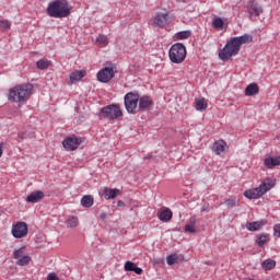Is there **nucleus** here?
Returning <instances> with one entry per match:
<instances>
[{"label":"nucleus","instance_id":"f257e3e1","mask_svg":"<svg viewBox=\"0 0 280 280\" xmlns=\"http://www.w3.org/2000/svg\"><path fill=\"white\" fill-rule=\"evenodd\" d=\"M33 91L34 85L32 83L16 85L9 91L8 100L13 104H23L30 100Z\"/></svg>","mask_w":280,"mask_h":280},{"label":"nucleus","instance_id":"f03ea898","mask_svg":"<svg viewBox=\"0 0 280 280\" xmlns=\"http://www.w3.org/2000/svg\"><path fill=\"white\" fill-rule=\"evenodd\" d=\"M46 12L51 19H67L71 14V7L67 0H55L48 3Z\"/></svg>","mask_w":280,"mask_h":280},{"label":"nucleus","instance_id":"7ed1b4c3","mask_svg":"<svg viewBox=\"0 0 280 280\" xmlns=\"http://www.w3.org/2000/svg\"><path fill=\"white\" fill-rule=\"evenodd\" d=\"M272 187H275V180H272L270 178H266L259 185V187L245 190L244 196H245V198H248V200H257V198H261V196H264V194H268V191H270V189H272Z\"/></svg>","mask_w":280,"mask_h":280},{"label":"nucleus","instance_id":"20e7f679","mask_svg":"<svg viewBox=\"0 0 280 280\" xmlns=\"http://www.w3.org/2000/svg\"><path fill=\"white\" fill-rule=\"evenodd\" d=\"M240 44H237L235 37H232L230 40L226 42L225 46L219 50V58L223 62H226V60H231L233 56H237L241 50Z\"/></svg>","mask_w":280,"mask_h":280},{"label":"nucleus","instance_id":"39448f33","mask_svg":"<svg viewBox=\"0 0 280 280\" xmlns=\"http://www.w3.org/2000/svg\"><path fill=\"white\" fill-rule=\"evenodd\" d=\"M168 57L174 65H180L182 62H185V59L187 58V48L184 44L176 43L171 46Z\"/></svg>","mask_w":280,"mask_h":280},{"label":"nucleus","instance_id":"423d86ee","mask_svg":"<svg viewBox=\"0 0 280 280\" xmlns=\"http://www.w3.org/2000/svg\"><path fill=\"white\" fill-rule=\"evenodd\" d=\"M121 115H124V113L117 104L107 105L101 108L98 113L100 119H108L109 121H113V119H118V117H121Z\"/></svg>","mask_w":280,"mask_h":280},{"label":"nucleus","instance_id":"0eeeda50","mask_svg":"<svg viewBox=\"0 0 280 280\" xmlns=\"http://www.w3.org/2000/svg\"><path fill=\"white\" fill-rule=\"evenodd\" d=\"M139 92H129L125 95V108L130 115L137 113V106H139Z\"/></svg>","mask_w":280,"mask_h":280},{"label":"nucleus","instance_id":"6e6552de","mask_svg":"<svg viewBox=\"0 0 280 280\" xmlns=\"http://www.w3.org/2000/svg\"><path fill=\"white\" fill-rule=\"evenodd\" d=\"M96 78L98 82H110V80L115 78V70L113 68L105 67L97 72Z\"/></svg>","mask_w":280,"mask_h":280},{"label":"nucleus","instance_id":"1a4fd4ad","mask_svg":"<svg viewBox=\"0 0 280 280\" xmlns=\"http://www.w3.org/2000/svg\"><path fill=\"white\" fill-rule=\"evenodd\" d=\"M12 235L16 240H21V237H25V235H27V223L18 222L15 225H13Z\"/></svg>","mask_w":280,"mask_h":280},{"label":"nucleus","instance_id":"9d476101","mask_svg":"<svg viewBox=\"0 0 280 280\" xmlns=\"http://www.w3.org/2000/svg\"><path fill=\"white\" fill-rule=\"evenodd\" d=\"M138 110L139 113H143L144 110H150L154 106V102L152 101V97L144 95L139 96L138 101Z\"/></svg>","mask_w":280,"mask_h":280},{"label":"nucleus","instance_id":"9b49d317","mask_svg":"<svg viewBox=\"0 0 280 280\" xmlns=\"http://www.w3.org/2000/svg\"><path fill=\"white\" fill-rule=\"evenodd\" d=\"M100 195L102 196V198H105V200H115L117 196L121 195V190H119V188L104 187L100 191Z\"/></svg>","mask_w":280,"mask_h":280},{"label":"nucleus","instance_id":"f8f14e48","mask_svg":"<svg viewBox=\"0 0 280 280\" xmlns=\"http://www.w3.org/2000/svg\"><path fill=\"white\" fill-rule=\"evenodd\" d=\"M80 143H82V140L80 138H67L62 141V145L65 149H67L69 152H73V150H78L80 148Z\"/></svg>","mask_w":280,"mask_h":280},{"label":"nucleus","instance_id":"ddd939ff","mask_svg":"<svg viewBox=\"0 0 280 280\" xmlns=\"http://www.w3.org/2000/svg\"><path fill=\"white\" fill-rule=\"evenodd\" d=\"M247 12L249 16H259L264 9L254 0H250L247 4Z\"/></svg>","mask_w":280,"mask_h":280},{"label":"nucleus","instance_id":"4468645a","mask_svg":"<svg viewBox=\"0 0 280 280\" xmlns=\"http://www.w3.org/2000/svg\"><path fill=\"white\" fill-rule=\"evenodd\" d=\"M170 21V14L167 13H156L154 16L153 24L156 27H165Z\"/></svg>","mask_w":280,"mask_h":280},{"label":"nucleus","instance_id":"2eb2a0df","mask_svg":"<svg viewBox=\"0 0 280 280\" xmlns=\"http://www.w3.org/2000/svg\"><path fill=\"white\" fill-rule=\"evenodd\" d=\"M43 198H45V192H43L42 190H35L26 197V202L31 205H36V202H40Z\"/></svg>","mask_w":280,"mask_h":280},{"label":"nucleus","instance_id":"dca6fc26","mask_svg":"<svg viewBox=\"0 0 280 280\" xmlns=\"http://www.w3.org/2000/svg\"><path fill=\"white\" fill-rule=\"evenodd\" d=\"M214 154L220 155L226 152V142L224 140L215 141L212 145Z\"/></svg>","mask_w":280,"mask_h":280},{"label":"nucleus","instance_id":"f3484780","mask_svg":"<svg viewBox=\"0 0 280 280\" xmlns=\"http://www.w3.org/2000/svg\"><path fill=\"white\" fill-rule=\"evenodd\" d=\"M125 271L126 272H135L136 275H142L143 273V269L140 268V267H137V264L130 261V260H127L125 262Z\"/></svg>","mask_w":280,"mask_h":280},{"label":"nucleus","instance_id":"a211bd4d","mask_svg":"<svg viewBox=\"0 0 280 280\" xmlns=\"http://www.w3.org/2000/svg\"><path fill=\"white\" fill-rule=\"evenodd\" d=\"M179 261H185V256L183 254H171L166 257L167 266H174V264H178Z\"/></svg>","mask_w":280,"mask_h":280},{"label":"nucleus","instance_id":"6ab92c4d","mask_svg":"<svg viewBox=\"0 0 280 280\" xmlns=\"http://www.w3.org/2000/svg\"><path fill=\"white\" fill-rule=\"evenodd\" d=\"M85 75H86V71L84 70H75L71 72L69 75L71 84H75V82H80V80H82V78H84Z\"/></svg>","mask_w":280,"mask_h":280},{"label":"nucleus","instance_id":"aec40b11","mask_svg":"<svg viewBox=\"0 0 280 280\" xmlns=\"http://www.w3.org/2000/svg\"><path fill=\"white\" fill-rule=\"evenodd\" d=\"M264 165L267 167V170H272L273 167H277L278 165H280V156L266 158L264 160Z\"/></svg>","mask_w":280,"mask_h":280},{"label":"nucleus","instance_id":"412c9836","mask_svg":"<svg viewBox=\"0 0 280 280\" xmlns=\"http://www.w3.org/2000/svg\"><path fill=\"white\" fill-rule=\"evenodd\" d=\"M234 40H236L238 46L248 45L249 43H253V35L250 34H244L238 37H234Z\"/></svg>","mask_w":280,"mask_h":280},{"label":"nucleus","instance_id":"4be33fe9","mask_svg":"<svg viewBox=\"0 0 280 280\" xmlns=\"http://www.w3.org/2000/svg\"><path fill=\"white\" fill-rule=\"evenodd\" d=\"M270 242V235L266 233H260L256 236V244L259 246V248L266 246Z\"/></svg>","mask_w":280,"mask_h":280},{"label":"nucleus","instance_id":"5701e85b","mask_svg":"<svg viewBox=\"0 0 280 280\" xmlns=\"http://www.w3.org/2000/svg\"><path fill=\"white\" fill-rule=\"evenodd\" d=\"M259 93V85L257 83H250L245 89V95L247 97H253V95H257Z\"/></svg>","mask_w":280,"mask_h":280},{"label":"nucleus","instance_id":"b1692460","mask_svg":"<svg viewBox=\"0 0 280 280\" xmlns=\"http://www.w3.org/2000/svg\"><path fill=\"white\" fill-rule=\"evenodd\" d=\"M174 213L172 212V210H170V208H166L165 210L161 211L158 215L159 220H161V222H170V220H172Z\"/></svg>","mask_w":280,"mask_h":280},{"label":"nucleus","instance_id":"393cba45","mask_svg":"<svg viewBox=\"0 0 280 280\" xmlns=\"http://www.w3.org/2000/svg\"><path fill=\"white\" fill-rule=\"evenodd\" d=\"M266 225V221H254V222H247L246 223V229L247 231H259V229H261V226Z\"/></svg>","mask_w":280,"mask_h":280},{"label":"nucleus","instance_id":"a878e982","mask_svg":"<svg viewBox=\"0 0 280 280\" xmlns=\"http://www.w3.org/2000/svg\"><path fill=\"white\" fill-rule=\"evenodd\" d=\"M95 199H93V196L85 195L81 198V205L84 207V209H91V207L94 205Z\"/></svg>","mask_w":280,"mask_h":280},{"label":"nucleus","instance_id":"bb28decb","mask_svg":"<svg viewBox=\"0 0 280 280\" xmlns=\"http://www.w3.org/2000/svg\"><path fill=\"white\" fill-rule=\"evenodd\" d=\"M50 66H51V61H49V59L47 58L39 59L36 62V67L37 69H39V71H45V69H49Z\"/></svg>","mask_w":280,"mask_h":280},{"label":"nucleus","instance_id":"cd10ccee","mask_svg":"<svg viewBox=\"0 0 280 280\" xmlns=\"http://www.w3.org/2000/svg\"><path fill=\"white\" fill-rule=\"evenodd\" d=\"M196 102V110H199L200 113L205 112L207 108V100L205 97H199L195 100Z\"/></svg>","mask_w":280,"mask_h":280},{"label":"nucleus","instance_id":"c85d7f7f","mask_svg":"<svg viewBox=\"0 0 280 280\" xmlns=\"http://www.w3.org/2000/svg\"><path fill=\"white\" fill-rule=\"evenodd\" d=\"M184 231H186V233H196V218L189 220L188 224L185 225Z\"/></svg>","mask_w":280,"mask_h":280},{"label":"nucleus","instance_id":"c756f323","mask_svg":"<svg viewBox=\"0 0 280 280\" xmlns=\"http://www.w3.org/2000/svg\"><path fill=\"white\" fill-rule=\"evenodd\" d=\"M275 266H277V261L272 259H266L261 264V267L264 268V270H272L275 269Z\"/></svg>","mask_w":280,"mask_h":280},{"label":"nucleus","instance_id":"7c9ffc66","mask_svg":"<svg viewBox=\"0 0 280 280\" xmlns=\"http://www.w3.org/2000/svg\"><path fill=\"white\" fill-rule=\"evenodd\" d=\"M66 224H67L68 229H75V226H78L80 224V221H79L78 217L73 215L67 220Z\"/></svg>","mask_w":280,"mask_h":280},{"label":"nucleus","instance_id":"2f4dec72","mask_svg":"<svg viewBox=\"0 0 280 280\" xmlns=\"http://www.w3.org/2000/svg\"><path fill=\"white\" fill-rule=\"evenodd\" d=\"M191 36V31H180L176 34L177 40H185Z\"/></svg>","mask_w":280,"mask_h":280},{"label":"nucleus","instance_id":"473e14b6","mask_svg":"<svg viewBox=\"0 0 280 280\" xmlns=\"http://www.w3.org/2000/svg\"><path fill=\"white\" fill-rule=\"evenodd\" d=\"M30 261H32V257L22 256L15 264L16 266H30Z\"/></svg>","mask_w":280,"mask_h":280},{"label":"nucleus","instance_id":"72a5a7b5","mask_svg":"<svg viewBox=\"0 0 280 280\" xmlns=\"http://www.w3.org/2000/svg\"><path fill=\"white\" fill-rule=\"evenodd\" d=\"M12 27V22L8 20H0V30L1 32H8Z\"/></svg>","mask_w":280,"mask_h":280},{"label":"nucleus","instance_id":"f704fd0d","mask_svg":"<svg viewBox=\"0 0 280 280\" xmlns=\"http://www.w3.org/2000/svg\"><path fill=\"white\" fill-rule=\"evenodd\" d=\"M224 205H226L228 209H233V207H237V198L231 197L225 199Z\"/></svg>","mask_w":280,"mask_h":280},{"label":"nucleus","instance_id":"c9c22d12","mask_svg":"<svg viewBox=\"0 0 280 280\" xmlns=\"http://www.w3.org/2000/svg\"><path fill=\"white\" fill-rule=\"evenodd\" d=\"M212 25L213 27H215V30H222V27H224V20H222L221 18H214L212 21Z\"/></svg>","mask_w":280,"mask_h":280},{"label":"nucleus","instance_id":"e433bc0d","mask_svg":"<svg viewBox=\"0 0 280 280\" xmlns=\"http://www.w3.org/2000/svg\"><path fill=\"white\" fill-rule=\"evenodd\" d=\"M23 255H25V247H21L19 249H14L13 252V259L20 260L21 257H23Z\"/></svg>","mask_w":280,"mask_h":280},{"label":"nucleus","instance_id":"4c0bfd02","mask_svg":"<svg viewBox=\"0 0 280 280\" xmlns=\"http://www.w3.org/2000/svg\"><path fill=\"white\" fill-rule=\"evenodd\" d=\"M96 43H98V45H102L103 47H106V45H108V37L105 35H98V37L96 38Z\"/></svg>","mask_w":280,"mask_h":280},{"label":"nucleus","instance_id":"58836bf2","mask_svg":"<svg viewBox=\"0 0 280 280\" xmlns=\"http://www.w3.org/2000/svg\"><path fill=\"white\" fill-rule=\"evenodd\" d=\"M273 235L275 237H280V223L273 226Z\"/></svg>","mask_w":280,"mask_h":280},{"label":"nucleus","instance_id":"ea45409f","mask_svg":"<svg viewBox=\"0 0 280 280\" xmlns=\"http://www.w3.org/2000/svg\"><path fill=\"white\" fill-rule=\"evenodd\" d=\"M27 139H36V132L31 131V132H26Z\"/></svg>","mask_w":280,"mask_h":280},{"label":"nucleus","instance_id":"a19ab883","mask_svg":"<svg viewBox=\"0 0 280 280\" xmlns=\"http://www.w3.org/2000/svg\"><path fill=\"white\" fill-rule=\"evenodd\" d=\"M19 138L22 140L27 139V131H23V132L19 133Z\"/></svg>","mask_w":280,"mask_h":280},{"label":"nucleus","instance_id":"79ce46f5","mask_svg":"<svg viewBox=\"0 0 280 280\" xmlns=\"http://www.w3.org/2000/svg\"><path fill=\"white\" fill-rule=\"evenodd\" d=\"M201 211H202V212H205V211H206L207 213H209V205H207V203H206V205H203V207H202Z\"/></svg>","mask_w":280,"mask_h":280},{"label":"nucleus","instance_id":"37998d69","mask_svg":"<svg viewBox=\"0 0 280 280\" xmlns=\"http://www.w3.org/2000/svg\"><path fill=\"white\" fill-rule=\"evenodd\" d=\"M117 207H126V202H124V200H118Z\"/></svg>","mask_w":280,"mask_h":280},{"label":"nucleus","instance_id":"c03bdc74","mask_svg":"<svg viewBox=\"0 0 280 280\" xmlns=\"http://www.w3.org/2000/svg\"><path fill=\"white\" fill-rule=\"evenodd\" d=\"M100 218L101 220H106V218H108V214L106 212H102Z\"/></svg>","mask_w":280,"mask_h":280},{"label":"nucleus","instance_id":"a18cd8bd","mask_svg":"<svg viewBox=\"0 0 280 280\" xmlns=\"http://www.w3.org/2000/svg\"><path fill=\"white\" fill-rule=\"evenodd\" d=\"M3 156V143H0V159Z\"/></svg>","mask_w":280,"mask_h":280}]
</instances>
